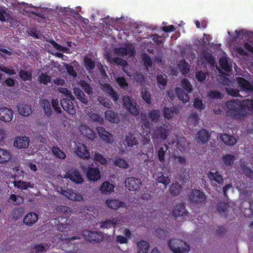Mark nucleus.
<instances>
[{"label": "nucleus", "instance_id": "obj_1", "mask_svg": "<svg viewBox=\"0 0 253 253\" xmlns=\"http://www.w3.org/2000/svg\"><path fill=\"white\" fill-rule=\"evenodd\" d=\"M243 104L235 100L226 102V114L232 119L242 121L247 117L249 111L253 110V99H246Z\"/></svg>", "mask_w": 253, "mask_h": 253}, {"label": "nucleus", "instance_id": "obj_2", "mask_svg": "<svg viewBox=\"0 0 253 253\" xmlns=\"http://www.w3.org/2000/svg\"><path fill=\"white\" fill-rule=\"evenodd\" d=\"M56 210L65 215V216H59L57 218L58 221L56 224L57 229L60 232H67L70 228V224L68 222V221L69 220V215L71 213V209L65 205H60L57 207Z\"/></svg>", "mask_w": 253, "mask_h": 253}, {"label": "nucleus", "instance_id": "obj_3", "mask_svg": "<svg viewBox=\"0 0 253 253\" xmlns=\"http://www.w3.org/2000/svg\"><path fill=\"white\" fill-rule=\"evenodd\" d=\"M180 85L182 88L176 87L175 88V92L178 99L184 103L189 101L188 93L193 91V87L187 79H183L180 82Z\"/></svg>", "mask_w": 253, "mask_h": 253}, {"label": "nucleus", "instance_id": "obj_4", "mask_svg": "<svg viewBox=\"0 0 253 253\" xmlns=\"http://www.w3.org/2000/svg\"><path fill=\"white\" fill-rule=\"evenodd\" d=\"M207 197L203 192L198 189L191 190L188 195V202L190 205L201 207L205 204Z\"/></svg>", "mask_w": 253, "mask_h": 253}, {"label": "nucleus", "instance_id": "obj_5", "mask_svg": "<svg viewBox=\"0 0 253 253\" xmlns=\"http://www.w3.org/2000/svg\"><path fill=\"white\" fill-rule=\"evenodd\" d=\"M169 247L173 253H188L190 247L185 241L178 239H172L169 241Z\"/></svg>", "mask_w": 253, "mask_h": 253}, {"label": "nucleus", "instance_id": "obj_6", "mask_svg": "<svg viewBox=\"0 0 253 253\" xmlns=\"http://www.w3.org/2000/svg\"><path fill=\"white\" fill-rule=\"evenodd\" d=\"M123 106L129 113L136 116L139 114V108L135 101L131 97L124 95L122 98Z\"/></svg>", "mask_w": 253, "mask_h": 253}, {"label": "nucleus", "instance_id": "obj_7", "mask_svg": "<svg viewBox=\"0 0 253 253\" xmlns=\"http://www.w3.org/2000/svg\"><path fill=\"white\" fill-rule=\"evenodd\" d=\"M84 238L90 242L99 243L103 240V236L101 232L84 230L82 232Z\"/></svg>", "mask_w": 253, "mask_h": 253}, {"label": "nucleus", "instance_id": "obj_8", "mask_svg": "<svg viewBox=\"0 0 253 253\" xmlns=\"http://www.w3.org/2000/svg\"><path fill=\"white\" fill-rule=\"evenodd\" d=\"M169 132V126L165 123L158 125L154 131V134L158 138L165 140L168 137Z\"/></svg>", "mask_w": 253, "mask_h": 253}, {"label": "nucleus", "instance_id": "obj_9", "mask_svg": "<svg viewBox=\"0 0 253 253\" xmlns=\"http://www.w3.org/2000/svg\"><path fill=\"white\" fill-rule=\"evenodd\" d=\"M65 178H69L71 181L76 184H81L84 181L80 171L76 169H71L69 170L65 175Z\"/></svg>", "mask_w": 253, "mask_h": 253}, {"label": "nucleus", "instance_id": "obj_10", "mask_svg": "<svg viewBox=\"0 0 253 253\" xmlns=\"http://www.w3.org/2000/svg\"><path fill=\"white\" fill-rule=\"evenodd\" d=\"M125 184L126 187L129 191H135L140 188L141 185V181L139 178L129 177L125 180Z\"/></svg>", "mask_w": 253, "mask_h": 253}, {"label": "nucleus", "instance_id": "obj_11", "mask_svg": "<svg viewBox=\"0 0 253 253\" xmlns=\"http://www.w3.org/2000/svg\"><path fill=\"white\" fill-rule=\"evenodd\" d=\"M75 99H71L69 98H64L60 101V104L63 109L70 115H73L76 113L73 101Z\"/></svg>", "mask_w": 253, "mask_h": 253}, {"label": "nucleus", "instance_id": "obj_12", "mask_svg": "<svg viewBox=\"0 0 253 253\" xmlns=\"http://www.w3.org/2000/svg\"><path fill=\"white\" fill-rule=\"evenodd\" d=\"M235 160V157L234 155L231 154H223L220 161L221 168L224 170L228 169L233 165Z\"/></svg>", "mask_w": 253, "mask_h": 253}, {"label": "nucleus", "instance_id": "obj_13", "mask_svg": "<svg viewBox=\"0 0 253 253\" xmlns=\"http://www.w3.org/2000/svg\"><path fill=\"white\" fill-rule=\"evenodd\" d=\"M116 53L122 56H132L135 53L134 46L131 44H126L124 46L120 47L116 49Z\"/></svg>", "mask_w": 253, "mask_h": 253}, {"label": "nucleus", "instance_id": "obj_14", "mask_svg": "<svg viewBox=\"0 0 253 253\" xmlns=\"http://www.w3.org/2000/svg\"><path fill=\"white\" fill-rule=\"evenodd\" d=\"M87 178L90 181H96L100 178L101 174L97 168L88 167L85 171Z\"/></svg>", "mask_w": 253, "mask_h": 253}, {"label": "nucleus", "instance_id": "obj_15", "mask_svg": "<svg viewBox=\"0 0 253 253\" xmlns=\"http://www.w3.org/2000/svg\"><path fill=\"white\" fill-rule=\"evenodd\" d=\"M236 81L238 86L241 90L246 92L253 91V86L249 81L243 77H238L236 78Z\"/></svg>", "mask_w": 253, "mask_h": 253}, {"label": "nucleus", "instance_id": "obj_16", "mask_svg": "<svg viewBox=\"0 0 253 253\" xmlns=\"http://www.w3.org/2000/svg\"><path fill=\"white\" fill-rule=\"evenodd\" d=\"M188 211L186 210L185 205L183 203L177 204L173 209L172 216L174 217L178 216H187Z\"/></svg>", "mask_w": 253, "mask_h": 253}, {"label": "nucleus", "instance_id": "obj_17", "mask_svg": "<svg viewBox=\"0 0 253 253\" xmlns=\"http://www.w3.org/2000/svg\"><path fill=\"white\" fill-rule=\"evenodd\" d=\"M96 130L100 138L107 143H111L113 141V135L111 133L106 131L105 129L102 126H98Z\"/></svg>", "mask_w": 253, "mask_h": 253}, {"label": "nucleus", "instance_id": "obj_18", "mask_svg": "<svg viewBox=\"0 0 253 253\" xmlns=\"http://www.w3.org/2000/svg\"><path fill=\"white\" fill-rule=\"evenodd\" d=\"M13 112L10 109L3 107L0 109V119L5 122H9L13 119Z\"/></svg>", "mask_w": 253, "mask_h": 253}, {"label": "nucleus", "instance_id": "obj_19", "mask_svg": "<svg viewBox=\"0 0 253 253\" xmlns=\"http://www.w3.org/2000/svg\"><path fill=\"white\" fill-rule=\"evenodd\" d=\"M75 152L79 157L82 159H88L90 158V153L87 146L84 144H80L76 148Z\"/></svg>", "mask_w": 253, "mask_h": 253}, {"label": "nucleus", "instance_id": "obj_20", "mask_svg": "<svg viewBox=\"0 0 253 253\" xmlns=\"http://www.w3.org/2000/svg\"><path fill=\"white\" fill-rule=\"evenodd\" d=\"M30 140L27 136H19L15 138L14 146L18 148H26L29 146Z\"/></svg>", "mask_w": 253, "mask_h": 253}, {"label": "nucleus", "instance_id": "obj_21", "mask_svg": "<svg viewBox=\"0 0 253 253\" xmlns=\"http://www.w3.org/2000/svg\"><path fill=\"white\" fill-rule=\"evenodd\" d=\"M105 118L111 123L118 124L120 121L119 114L112 110H107L105 112Z\"/></svg>", "mask_w": 253, "mask_h": 253}, {"label": "nucleus", "instance_id": "obj_22", "mask_svg": "<svg viewBox=\"0 0 253 253\" xmlns=\"http://www.w3.org/2000/svg\"><path fill=\"white\" fill-rule=\"evenodd\" d=\"M230 206L228 203L220 202L216 205V210L221 216L227 218Z\"/></svg>", "mask_w": 253, "mask_h": 253}, {"label": "nucleus", "instance_id": "obj_23", "mask_svg": "<svg viewBox=\"0 0 253 253\" xmlns=\"http://www.w3.org/2000/svg\"><path fill=\"white\" fill-rule=\"evenodd\" d=\"M38 215L37 213L29 212L24 217L23 223L28 227L33 225L38 220Z\"/></svg>", "mask_w": 253, "mask_h": 253}, {"label": "nucleus", "instance_id": "obj_24", "mask_svg": "<svg viewBox=\"0 0 253 253\" xmlns=\"http://www.w3.org/2000/svg\"><path fill=\"white\" fill-rule=\"evenodd\" d=\"M210 137V133L205 128H202L197 133V141L199 143L205 144L208 142Z\"/></svg>", "mask_w": 253, "mask_h": 253}, {"label": "nucleus", "instance_id": "obj_25", "mask_svg": "<svg viewBox=\"0 0 253 253\" xmlns=\"http://www.w3.org/2000/svg\"><path fill=\"white\" fill-rule=\"evenodd\" d=\"M80 131L81 134L90 140H93L95 138V134L89 127L85 125H82L80 126Z\"/></svg>", "mask_w": 253, "mask_h": 253}, {"label": "nucleus", "instance_id": "obj_26", "mask_svg": "<svg viewBox=\"0 0 253 253\" xmlns=\"http://www.w3.org/2000/svg\"><path fill=\"white\" fill-rule=\"evenodd\" d=\"M104 91L112 98L115 103L119 101V96L111 85L108 84H105Z\"/></svg>", "mask_w": 253, "mask_h": 253}, {"label": "nucleus", "instance_id": "obj_27", "mask_svg": "<svg viewBox=\"0 0 253 253\" xmlns=\"http://www.w3.org/2000/svg\"><path fill=\"white\" fill-rule=\"evenodd\" d=\"M107 206L111 209L116 210L120 207H125V203L123 202H120L117 199H108L106 201Z\"/></svg>", "mask_w": 253, "mask_h": 253}, {"label": "nucleus", "instance_id": "obj_28", "mask_svg": "<svg viewBox=\"0 0 253 253\" xmlns=\"http://www.w3.org/2000/svg\"><path fill=\"white\" fill-rule=\"evenodd\" d=\"M208 177L212 183L222 184L223 183V179L222 176L217 171L215 172L211 171L208 172Z\"/></svg>", "mask_w": 253, "mask_h": 253}, {"label": "nucleus", "instance_id": "obj_29", "mask_svg": "<svg viewBox=\"0 0 253 253\" xmlns=\"http://www.w3.org/2000/svg\"><path fill=\"white\" fill-rule=\"evenodd\" d=\"M61 194L68 197L70 200L80 201L83 199L82 196L79 193H75L72 190L66 191L62 190Z\"/></svg>", "mask_w": 253, "mask_h": 253}, {"label": "nucleus", "instance_id": "obj_30", "mask_svg": "<svg viewBox=\"0 0 253 253\" xmlns=\"http://www.w3.org/2000/svg\"><path fill=\"white\" fill-rule=\"evenodd\" d=\"M13 183L14 187L22 190H26L29 188H33L34 187V184L31 183L30 182H26L21 180H16L14 181Z\"/></svg>", "mask_w": 253, "mask_h": 253}, {"label": "nucleus", "instance_id": "obj_31", "mask_svg": "<svg viewBox=\"0 0 253 253\" xmlns=\"http://www.w3.org/2000/svg\"><path fill=\"white\" fill-rule=\"evenodd\" d=\"M221 141L226 145L233 146L236 143V139L235 137L226 133L222 134L220 136Z\"/></svg>", "mask_w": 253, "mask_h": 253}, {"label": "nucleus", "instance_id": "obj_32", "mask_svg": "<svg viewBox=\"0 0 253 253\" xmlns=\"http://www.w3.org/2000/svg\"><path fill=\"white\" fill-rule=\"evenodd\" d=\"M137 248L138 253H148L150 244L148 242L141 240L137 243Z\"/></svg>", "mask_w": 253, "mask_h": 253}, {"label": "nucleus", "instance_id": "obj_33", "mask_svg": "<svg viewBox=\"0 0 253 253\" xmlns=\"http://www.w3.org/2000/svg\"><path fill=\"white\" fill-rule=\"evenodd\" d=\"M18 113L24 116H28L32 113L31 106L25 104H21L18 106Z\"/></svg>", "mask_w": 253, "mask_h": 253}, {"label": "nucleus", "instance_id": "obj_34", "mask_svg": "<svg viewBox=\"0 0 253 253\" xmlns=\"http://www.w3.org/2000/svg\"><path fill=\"white\" fill-rule=\"evenodd\" d=\"M11 154L7 150L0 148V164H5L11 158Z\"/></svg>", "mask_w": 253, "mask_h": 253}, {"label": "nucleus", "instance_id": "obj_35", "mask_svg": "<svg viewBox=\"0 0 253 253\" xmlns=\"http://www.w3.org/2000/svg\"><path fill=\"white\" fill-rule=\"evenodd\" d=\"M41 106L45 115L49 118L51 116L52 110L49 102L47 99H43L41 101Z\"/></svg>", "mask_w": 253, "mask_h": 253}, {"label": "nucleus", "instance_id": "obj_36", "mask_svg": "<svg viewBox=\"0 0 253 253\" xmlns=\"http://www.w3.org/2000/svg\"><path fill=\"white\" fill-rule=\"evenodd\" d=\"M165 148L163 147H160L156 151L159 161L164 164L165 162V156L167 151L168 150V145L165 144Z\"/></svg>", "mask_w": 253, "mask_h": 253}, {"label": "nucleus", "instance_id": "obj_37", "mask_svg": "<svg viewBox=\"0 0 253 253\" xmlns=\"http://www.w3.org/2000/svg\"><path fill=\"white\" fill-rule=\"evenodd\" d=\"M182 190V186L178 182L172 183L169 188L170 194L173 196H177Z\"/></svg>", "mask_w": 253, "mask_h": 253}, {"label": "nucleus", "instance_id": "obj_38", "mask_svg": "<svg viewBox=\"0 0 253 253\" xmlns=\"http://www.w3.org/2000/svg\"><path fill=\"white\" fill-rule=\"evenodd\" d=\"M74 93L76 98L83 104L86 105L88 103L87 98L85 97L84 92L79 88L74 89Z\"/></svg>", "mask_w": 253, "mask_h": 253}, {"label": "nucleus", "instance_id": "obj_39", "mask_svg": "<svg viewBox=\"0 0 253 253\" xmlns=\"http://www.w3.org/2000/svg\"><path fill=\"white\" fill-rule=\"evenodd\" d=\"M115 186L111 184L109 181H105L102 183L100 187V191L102 193H106L107 192H112L114 191Z\"/></svg>", "mask_w": 253, "mask_h": 253}, {"label": "nucleus", "instance_id": "obj_40", "mask_svg": "<svg viewBox=\"0 0 253 253\" xmlns=\"http://www.w3.org/2000/svg\"><path fill=\"white\" fill-rule=\"evenodd\" d=\"M149 118L153 122H157L161 117V112L158 109L152 110L148 113Z\"/></svg>", "mask_w": 253, "mask_h": 253}, {"label": "nucleus", "instance_id": "obj_41", "mask_svg": "<svg viewBox=\"0 0 253 253\" xmlns=\"http://www.w3.org/2000/svg\"><path fill=\"white\" fill-rule=\"evenodd\" d=\"M126 141L127 146L129 147H132L133 146L138 144L137 139L131 133H129L127 135H126Z\"/></svg>", "mask_w": 253, "mask_h": 253}, {"label": "nucleus", "instance_id": "obj_42", "mask_svg": "<svg viewBox=\"0 0 253 253\" xmlns=\"http://www.w3.org/2000/svg\"><path fill=\"white\" fill-rule=\"evenodd\" d=\"M117 224V221L114 219H107L105 221L100 222V228L109 229L112 227H115Z\"/></svg>", "mask_w": 253, "mask_h": 253}, {"label": "nucleus", "instance_id": "obj_43", "mask_svg": "<svg viewBox=\"0 0 253 253\" xmlns=\"http://www.w3.org/2000/svg\"><path fill=\"white\" fill-rule=\"evenodd\" d=\"M84 62L87 70H92L95 67V62L89 57L85 56L84 58Z\"/></svg>", "mask_w": 253, "mask_h": 253}, {"label": "nucleus", "instance_id": "obj_44", "mask_svg": "<svg viewBox=\"0 0 253 253\" xmlns=\"http://www.w3.org/2000/svg\"><path fill=\"white\" fill-rule=\"evenodd\" d=\"M38 81L40 84L47 85L48 83L51 82V77L46 73H42L38 77Z\"/></svg>", "mask_w": 253, "mask_h": 253}, {"label": "nucleus", "instance_id": "obj_45", "mask_svg": "<svg viewBox=\"0 0 253 253\" xmlns=\"http://www.w3.org/2000/svg\"><path fill=\"white\" fill-rule=\"evenodd\" d=\"M19 76L22 80L26 82L31 81L32 79V75L31 72L21 70L19 72Z\"/></svg>", "mask_w": 253, "mask_h": 253}, {"label": "nucleus", "instance_id": "obj_46", "mask_svg": "<svg viewBox=\"0 0 253 253\" xmlns=\"http://www.w3.org/2000/svg\"><path fill=\"white\" fill-rule=\"evenodd\" d=\"M80 85L82 89L88 94H91L93 93L92 88L91 85L85 81H81Z\"/></svg>", "mask_w": 253, "mask_h": 253}, {"label": "nucleus", "instance_id": "obj_47", "mask_svg": "<svg viewBox=\"0 0 253 253\" xmlns=\"http://www.w3.org/2000/svg\"><path fill=\"white\" fill-rule=\"evenodd\" d=\"M148 115L146 113H141L140 115V120L142 125L146 128H150L151 127V123L148 118Z\"/></svg>", "mask_w": 253, "mask_h": 253}, {"label": "nucleus", "instance_id": "obj_48", "mask_svg": "<svg viewBox=\"0 0 253 253\" xmlns=\"http://www.w3.org/2000/svg\"><path fill=\"white\" fill-rule=\"evenodd\" d=\"M114 164L116 166L124 169H127L128 167L126 161L120 158H115L114 160Z\"/></svg>", "mask_w": 253, "mask_h": 253}, {"label": "nucleus", "instance_id": "obj_49", "mask_svg": "<svg viewBox=\"0 0 253 253\" xmlns=\"http://www.w3.org/2000/svg\"><path fill=\"white\" fill-rule=\"evenodd\" d=\"M23 213V211L22 209L18 208H14L11 213L12 218L16 220L22 216Z\"/></svg>", "mask_w": 253, "mask_h": 253}, {"label": "nucleus", "instance_id": "obj_50", "mask_svg": "<svg viewBox=\"0 0 253 253\" xmlns=\"http://www.w3.org/2000/svg\"><path fill=\"white\" fill-rule=\"evenodd\" d=\"M249 204V207L248 208H245L243 211L245 216L247 217H250L253 215V200H250Z\"/></svg>", "mask_w": 253, "mask_h": 253}, {"label": "nucleus", "instance_id": "obj_51", "mask_svg": "<svg viewBox=\"0 0 253 253\" xmlns=\"http://www.w3.org/2000/svg\"><path fill=\"white\" fill-rule=\"evenodd\" d=\"M11 20H13L8 13H7L3 9H0V21L1 22H10Z\"/></svg>", "mask_w": 253, "mask_h": 253}, {"label": "nucleus", "instance_id": "obj_52", "mask_svg": "<svg viewBox=\"0 0 253 253\" xmlns=\"http://www.w3.org/2000/svg\"><path fill=\"white\" fill-rule=\"evenodd\" d=\"M159 183L163 184L166 187L170 182V179L168 176H166L163 173H161L157 178Z\"/></svg>", "mask_w": 253, "mask_h": 253}, {"label": "nucleus", "instance_id": "obj_53", "mask_svg": "<svg viewBox=\"0 0 253 253\" xmlns=\"http://www.w3.org/2000/svg\"><path fill=\"white\" fill-rule=\"evenodd\" d=\"M51 150L52 153L56 157L61 159H64L65 158V154L58 147H53Z\"/></svg>", "mask_w": 253, "mask_h": 253}, {"label": "nucleus", "instance_id": "obj_54", "mask_svg": "<svg viewBox=\"0 0 253 253\" xmlns=\"http://www.w3.org/2000/svg\"><path fill=\"white\" fill-rule=\"evenodd\" d=\"M93 156L94 157V160L95 161L100 163L102 165H105L107 164V161L106 159L104 157L102 154L96 152Z\"/></svg>", "mask_w": 253, "mask_h": 253}, {"label": "nucleus", "instance_id": "obj_55", "mask_svg": "<svg viewBox=\"0 0 253 253\" xmlns=\"http://www.w3.org/2000/svg\"><path fill=\"white\" fill-rule=\"evenodd\" d=\"M219 64L221 68L226 71H229V66L227 59L225 57H222L219 60Z\"/></svg>", "mask_w": 253, "mask_h": 253}, {"label": "nucleus", "instance_id": "obj_56", "mask_svg": "<svg viewBox=\"0 0 253 253\" xmlns=\"http://www.w3.org/2000/svg\"><path fill=\"white\" fill-rule=\"evenodd\" d=\"M58 90L59 92L63 94L66 96V98L75 99V97L72 95L71 91L68 90L67 88L60 87L58 88Z\"/></svg>", "mask_w": 253, "mask_h": 253}, {"label": "nucleus", "instance_id": "obj_57", "mask_svg": "<svg viewBox=\"0 0 253 253\" xmlns=\"http://www.w3.org/2000/svg\"><path fill=\"white\" fill-rule=\"evenodd\" d=\"M141 95L142 99L146 102L147 104L149 105L151 104V95L149 91L146 90L142 91L141 92Z\"/></svg>", "mask_w": 253, "mask_h": 253}, {"label": "nucleus", "instance_id": "obj_58", "mask_svg": "<svg viewBox=\"0 0 253 253\" xmlns=\"http://www.w3.org/2000/svg\"><path fill=\"white\" fill-rule=\"evenodd\" d=\"M208 96L213 99H217L221 97V93L217 90H210L208 93Z\"/></svg>", "mask_w": 253, "mask_h": 253}, {"label": "nucleus", "instance_id": "obj_59", "mask_svg": "<svg viewBox=\"0 0 253 253\" xmlns=\"http://www.w3.org/2000/svg\"><path fill=\"white\" fill-rule=\"evenodd\" d=\"M163 112L164 114V117L165 119L169 120L171 119L173 116V111L171 108L165 107L163 108Z\"/></svg>", "mask_w": 253, "mask_h": 253}, {"label": "nucleus", "instance_id": "obj_60", "mask_svg": "<svg viewBox=\"0 0 253 253\" xmlns=\"http://www.w3.org/2000/svg\"><path fill=\"white\" fill-rule=\"evenodd\" d=\"M89 116L90 119L94 122H97L100 124H102L103 123V118L97 113H91Z\"/></svg>", "mask_w": 253, "mask_h": 253}, {"label": "nucleus", "instance_id": "obj_61", "mask_svg": "<svg viewBox=\"0 0 253 253\" xmlns=\"http://www.w3.org/2000/svg\"><path fill=\"white\" fill-rule=\"evenodd\" d=\"M242 170L244 174H245L249 178L253 179V171L251 168L246 165L242 166Z\"/></svg>", "mask_w": 253, "mask_h": 253}, {"label": "nucleus", "instance_id": "obj_62", "mask_svg": "<svg viewBox=\"0 0 253 253\" xmlns=\"http://www.w3.org/2000/svg\"><path fill=\"white\" fill-rule=\"evenodd\" d=\"M193 106L195 108L200 110H203L205 108V106L203 103L202 100L199 98L194 99Z\"/></svg>", "mask_w": 253, "mask_h": 253}, {"label": "nucleus", "instance_id": "obj_63", "mask_svg": "<svg viewBox=\"0 0 253 253\" xmlns=\"http://www.w3.org/2000/svg\"><path fill=\"white\" fill-rule=\"evenodd\" d=\"M116 82L122 88H126L128 86V84L125 78L123 77H118L116 79Z\"/></svg>", "mask_w": 253, "mask_h": 253}, {"label": "nucleus", "instance_id": "obj_64", "mask_svg": "<svg viewBox=\"0 0 253 253\" xmlns=\"http://www.w3.org/2000/svg\"><path fill=\"white\" fill-rule=\"evenodd\" d=\"M203 58L209 63L214 64L215 62V58L210 53L206 52L203 53Z\"/></svg>", "mask_w": 253, "mask_h": 253}]
</instances>
